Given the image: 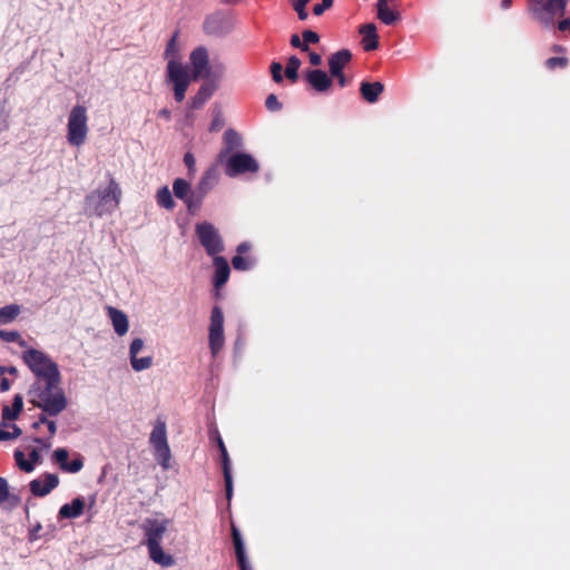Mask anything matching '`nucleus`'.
Returning <instances> with one entry per match:
<instances>
[{
    "label": "nucleus",
    "mask_w": 570,
    "mask_h": 570,
    "mask_svg": "<svg viewBox=\"0 0 570 570\" xmlns=\"http://www.w3.org/2000/svg\"><path fill=\"white\" fill-rule=\"evenodd\" d=\"M304 76H305L306 81L317 92H325L333 85V80H332L331 76H328L322 69L307 70L304 72Z\"/></svg>",
    "instance_id": "12"
},
{
    "label": "nucleus",
    "mask_w": 570,
    "mask_h": 570,
    "mask_svg": "<svg viewBox=\"0 0 570 570\" xmlns=\"http://www.w3.org/2000/svg\"><path fill=\"white\" fill-rule=\"evenodd\" d=\"M18 371L14 366H9V367H6V366H0V375L4 374V373H9V374H16Z\"/></svg>",
    "instance_id": "59"
},
{
    "label": "nucleus",
    "mask_w": 570,
    "mask_h": 570,
    "mask_svg": "<svg viewBox=\"0 0 570 570\" xmlns=\"http://www.w3.org/2000/svg\"><path fill=\"white\" fill-rule=\"evenodd\" d=\"M43 480L35 479L30 482V491L36 497H45L59 484V478L53 473H46Z\"/></svg>",
    "instance_id": "14"
},
{
    "label": "nucleus",
    "mask_w": 570,
    "mask_h": 570,
    "mask_svg": "<svg viewBox=\"0 0 570 570\" xmlns=\"http://www.w3.org/2000/svg\"><path fill=\"white\" fill-rule=\"evenodd\" d=\"M108 314L117 335L124 336L129 328L127 315L115 307H108Z\"/></svg>",
    "instance_id": "23"
},
{
    "label": "nucleus",
    "mask_w": 570,
    "mask_h": 570,
    "mask_svg": "<svg viewBox=\"0 0 570 570\" xmlns=\"http://www.w3.org/2000/svg\"><path fill=\"white\" fill-rule=\"evenodd\" d=\"M223 139H224L225 147L218 154L219 163H223V160L227 156H229L234 151H238L237 149H239L243 146V139H242L240 135L234 129H227L224 132Z\"/></svg>",
    "instance_id": "15"
},
{
    "label": "nucleus",
    "mask_w": 570,
    "mask_h": 570,
    "mask_svg": "<svg viewBox=\"0 0 570 570\" xmlns=\"http://www.w3.org/2000/svg\"><path fill=\"white\" fill-rule=\"evenodd\" d=\"M23 409V400L22 396L17 394L13 397L12 405H4L2 407V420L3 421H13L17 420Z\"/></svg>",
    "instance_id": "26"
},
{
    "label": "nucleus",
    "mask_w": 570,
    "mask_h": 570,
    "mask_svg": "<svg viewBox=\"0 0 570 570\" xmlns=\"http://www.w3.org/2000/svg\"><path fill=\"white\" fill-rule=\"evenodd\" d=\"M157 203L166 209H173L175 207V202L167 186H164L158 190Z\"/></svg>",
    "instance_id": "31"
},
{
    "label": "nucleus",
    "mask_w": 570,
    "mask_h": 570,
    "mask_svg": "<svg viewBox=\"0 0 570 570\" xmlns=\"http://www.w3.org/2000/svg\"><path fill=\"white\" fill-rule=\"evenodd\" d=\"M233 543L235 547V553L240 570H253L246 554L245 543L242 538L239 530L236 527H232Z\"/></svg>",
    "instance_id": "17"
},
{
    "label": "nucleus",
    "mask_w": 570,
    "mask_h": 570,
    "mask_svg": "<svg viewBox=\"0 0 570 570\" xmlns=\"http://www.w3.org/2000/svg\"><path fill=\"white\" fill-rule=\"evenodd\" d=\"M352 60V52L348 49H341L328 58L331 75H341L345 66Z\"/></svg>",
    "instance_id": "19"
},
{
    "label": "nucleus",
    "mask_w": 570,
    "mask_h": 570,
    "mask_svg": "<svg viewBox=\"0 0 570 570\" xmlns=\"http://www.w3.org/2000/svg\"><path fill=\"white\" fill-rule=\"evenodd\" d=\"M29 456H30V462H32L33 464L39 463L41 460L40 453L37 449H32Z\"/></svg>",
    "instance_id": "57"
},
{
    "label": "nucleus",
    "mask_w": 570,
    "mask_h": 570,
    "mask_svg": "<svg viewBox=\"0 0 570 570\" xmlns=\"http://www.w3.org/2000/svg\"><path fill=\"white\" fill-rule=\"evenodd\" d=\"M24 364L38 379L31 385V403L48 413L50 416H57L66 410L68 405L63 390L59 386L61 375L58 364L49 355L40 350L27 348L22 354Z\"/></svg>",
    "instance_id": "1"
},
{
    "label": "nucleus",
    "mask_w": 570,
    "mask_h": 570,
    "mask_svg": "<svg viewBox=\"0 0 570 570\" xmlns=\"http://www.w3.org/2000/svg\"><path fill=\"white\" fill-rule=\"evenodd\" d=\"M0 338L4 342L11 343L20 340V333L17 331H0Z\"/></svg>",
    "instance_id": "46"
},
{
    "label": "nucleus",
    "mask_w": 570,
    "mask_h": 570,
    "mask_svg": "<svg viewBox=\"0 0 570 570\" xmlns=\"http://www.w3.org/2000/svg\"><path fill=\"white\" fill-rule=\"evenodd\" d=\"M85 500L81 497L75 498L70 503L63 504L59 510L61 519H76L83 513Z\"/></svg>",
    "instance_id": "22"
},
{
    "label": "nucleus",
    "mask_w": 570,
    "mask_h": 570,
    "mask_svg": "<svg viewBox=\"0 0 570 570\" xmlns=\"http://www.w3.org/2000/svg\"><path fill=\"white\" fill-rule=\"evenodd\" d=\"M224 480H225V490H226V498L229 501L233 497V476L232 471H226L224 473Z\"/></svg>",
    "instance_id": "48"
},
{
    "label": "nucleus",
    "mask_w": 570,
    "mask_h": 570,
    "mask_svg": "<svg viewBox=\"0 0 570 570\" xmlns=\"http://www.w3.org/2000/svg\"><path fill=\"white\" fill-rule=\"evenodd\" d=\"M184 163L188 168V174L190 176H194V174L196 173V160L194 155L191 153H186L184 156Z\"/></svg>",
    "instance_id": "47"
},
{
    "label": "nucleus",
    "mask_w": 570,
    "mask_h": 570,
    "mask_svg": "<svg viewBox=\"0 0 570 570\" xmlns=\"http://www.w3.org/2000/svg\"><path fill=\"white\" fill-rule=\"evenodd\" d=\"M171 521L167 518H146L140 524L144 533L142 542L148 549L150 560L164 568L175 563V559L165 553L161 547V541Z\"/></svg>",
    "instance_id": "2"
},
{
    "label": "nucleus",
    "mask_w": 570,
    "mask_h": 570,
    "mask_svg": "<svg viewBox=\"0 0 570 570\" xmlns=\"http://www.w3.org/2000/svg\"><path fill=\"white\" fill-rule=\"evenodd\" d=\"M291 45L294 48L302 50L303 52L309 51V46H306V43H303V38L301 39L299 36L296 33L291 36Z\"/></svg>",
    "instance_id": "49"
},
{
    "label": "nucleus",
    "mask_w": 570,
    "mask_h": 570,
    "mask_svg": "<svg viewBox=\"0 0 570 570\" xmlns=\"http://www.w3.org/2000/svg\"><path fill=\"white\" fill-rule=\"evenodd\" d=\"M121 189L111 178L104 188L99 187L85 198V210L88 215L102 217L112 214L119 206Z\"/></svg>",
    "instance_id": "3"
},
{
    "label": "nucleus",
    "mask_w": 570,
    "mask_h": 570,
    "mask_svg": "<svg viewBox=\"0 0 570 570\" xmlns=\"http://www.w3.org/2000/svg\"><path fill=\"white\" fill-rule=\"evenodd\" d=\"M195 232L208 256L215 257L225 250L224 239L214 224L209 222L198 223L195 226Z\"/></svg>",
    "instance_id": "6"
},
{
    "label": "nucleus",
    "mask_w": 570,
    "mask_h": 570,
    "mask_svg": "<svg viewBox=\"0 0 570 570\" xmlns=\"http://www.w3.org/2000/svg\"><path fill=\"white\" fill-rule=\"evenodd\" d=\"M384 86L380 81L367 82L363 81L360 86V91L364 100L370 104L377 101L380 95L383 92Z\"/></svg>",
    "instance_id": "24"
},
{
    "label": "nucleus",
    "mask_w": 570,
    "mask_h": 570,
    "mask_svg": "<svg viewBox=\"0 0 570 570\" xmlns=\"http://www.w3.org/2000/svg\"><path fill=\"white\" fill-rule=\"evenodd\" d=\"M20 314V306L17 304L6 305L0 308V325L13 322Z\"/></svg>",
    "instance_id": "28"
},
{
    "label": "nucleus",
    "mask_w": 570,
    "mask_h": 570,
    "mask_svg": "<svg viewBox=\"0 0 570 570\" xmlns=\"http://www.w3.org/2000/svg\"><path fill=\"white\" fill-rule=\"evenodd\" d=\"M129 358H130L131 367L136 372H141L145 370H148L153 365V356H150V355L144 356V357L134 356V357H129Z\"/></svg>",
    "instance_id": "33"
},
{
    "label": "nucleus",
    "mask_w": 570,
    "mask_h": 570,
    "mask_svg": "<svg viewBox=\"0 0 570 570\" xmlns=\"http://www.w3.org/2000/svg\"><path fill=\"white\" fill-rule=\"evenodd\" d=\"M558 28L561 30V31H564L567 29H570V20L569 19H564V20H561L558 24Z\"/></svg>",
    "instance_id": "61"
},
{
    "label": "nucleus",
    "mask_w": 570,
    "mask_h": 570,
    "mask_svg": "<svg viewBox=\"0 0 570 570\" xmlns=\"http://www.w3.org/2000/svg\"><path fill=\"white\" fill-rule=\"evenodd\" d=\"M250 248H252L250 243L243 242V243L238 244V246L236 248L237 255L243 256V254L247 253Z\"/></svg>",
    "instance_id": "56"
},
{
    "label": "nucleus",
    "mask_w": 570,
    "mask_h": 570,
    "mask_svg": "<svg viewBox=\"0 0 570 570\" xmlns=\"http://www.w3.org/2000/svg\"><path fill=\"white\" fill-rule=\"evenodd\" d=\"M42 525L41 523L37 522L30 530H29V541L33 542L39 539V532L41 531Z\"/></svg>",
    "instance_id": "53"
},
{
    "label": "nucleus",
    "mask_w": 570,
    "mask_h": 570,
    "mask_svg": "<svg viewBox=\"0 0 570 570\" xmlns=\"http://www.w3.org/2000/svg\"><path fill=\"white\" fill-rule=\"evenodd\" d=\"M176 52H177L176 36H174L167 43L165 53H166V57H171V59H175Z\"/></svg>",
    "instance_id": "52"
},
{
    "label": "nucleus",
    "mask_w": 570,
    "mask_h": 570,
    "mask_svg": "<svg viewBox=\"0 0 570 570\" xmlns=\"http://www.w3.org/2000/svg\"><path fill=\"white\" fill-rule=\"evenodd\" d=\"M69 453L65 448H58L53 451V459L59 464L60 469L63 471L65 466L68 463Z\"/></svg>",
    "instance_id": "38"
},
{
    "label": "nucleus",
    "mask_w": 570,
    "mask_h": 570,
    "mask_svg": "<svg viewBox=\"0 0 570 570\" xmlns=\"http://www.w3.org/2000/svg\"><path fill=\"white\" fill-rule=\"evenodd\" d=\"M14 460H16V463L17 465L19 466L20 470L27 472V473H30L35 470V465L32 462L26 460L24 458V454L22 451L20 450H17L14 452Z\"/></svg>",
    "instance_id": "34"
},
{
    "label": "nucleus",
    "mask_w": 570,
    "mask_h": 570,
    "mask_svg": "<svg viewBox=\"0 0 570 570\" xmlns=\"http://www.w3.org/2000/svg\"><path fill=\"white\" fill-rule=\"evenodd\" d=\"M282 71H283V66L281 62H276L274 61L272 65H271V72H272V78L275 82L279 83L283 81V75H282Z\"/></svg>",
    "instance_id": "41"
},
{
    "label": "nucleus",
    "mask_w": 570,
    "mask_h": 570,
    "mask_svg": "<svg viewBox=\"0 0 570 570\" xmlns=\"http://www.w3.org/2000/svg\"><path fill=\"white\" fill-rule=\"evenodd\" d=\"M21 434H22L21 429L18 425L13 424L12 431L8 432V431L0 429V441L13 440V439L19 438Z\"/></svg>",
    "instance_id": "40"
},
{
    "label": "nucleus",
    "mask_w": 570,
    "mask_h": 570,
    "mask_svg": "<svg viewBox=\"0 0 570 570\" xmlns=\"http://www.w3.org/2000/svg\"><path fill=\"white\" fill-rule=\"evenodd\" d=\"M512 6V0H502L501 1V9L508 10Z\"/></svg>",
    "instance_id": "64"
},
{
    "label": "nucleus",
    "mask_w": 570,
    "mask_h": 570,
    "mask_svg": "<svg viewBox=\"0 0 570 570\" xmlns=\"http://www.w3.org/2000/svg\"><path fill=\"white\" fill-rule=\"evenodd\" d=\"M203 199H204V197L199 195V191H195L193 189V191L188 196L187 200H184V203L186 204L188 210L191 212L194 209L199 208V206L202 205Z\"/></svg>",
    "instance_id": "36"
},
{
    "label": "nucleus",
    "mask_w": 570,
    "mask_h": 570,
    "mask_svg": "<svg viewBox=\"0 0 570 570\" xmlns=\"http://www.w3.org/2000/svg\"><path fill=\"white\" fill-rule=\"evenodd\" d=\"M191 191L193 190L190 189V185L187 180L183 178H176L174 180L173 193L178 199L187 200Z\"/></svg>",
    "instance_id": "29"
},
{
    "label": "nucleus",
    "mask_w": 570,
    "mask_h": 570,
    "mask_svg": "<svg viewBox=\"0 0 570 570\" xmlns=\"http://www.w3.org/2000/svg\"><path fill=\"white\" fill-rule=\"evenodd\" d=\"M332 77H336L338 79V85L341 87H345L346 86V78L345 76L343 75V72H341V75H331Z\"/></svg>",
    "instance_id": "63"
},
{
    "label": "nucleus",
    "mask_w": 570,
    "mask_h": 570,
    "mask_svg": "<svg viewBox=\"0 0 570 570\" xmlns=\"http://www.w3.org/2000/svg\"><path fill=\"white\" fill-rule=\"evenodd\" d=\"M144 340L137 337L134 338L129 346V357L138 356V353L144 348Z\"/></svg>",
    "instance_id": "42"
},
{
    "label": "nucleus",
    "mask_w": 570,
    "mask_h": 570,
    "mask_svg": "<svg viewBox=\"0 0 570 570\" xmlns=\"http://www.w3.org/2000/svg\"><path fill=\"white\" fill-rule=\"evenodd\" d=\"M333 6V0H322L321 3H317L313 7V12L315 16H322L325 10L330 9Z\"/></svg>",
    "instance_id": "50"
},
{
    "label": "nucleus",
    "mask_w": 570,
    "mask_h": 570,
    "mask_svg": "<svg viewBox=\"0 0 570 570\" xmlns=\"http://www.w3.org/2000/svg\"><path fill=\"white\" fill-rule=\"evenodd\" d=\"M303 43L308 46L309 43H317L320 41V36L313 30H304L302 32Z\"/></svg>",
    "instance_id": "44"
},
{
    "label": "nucleus",
    "mask_w": 570,
    "mask_h": 570,
    "mask_svg": "<svg viewBox=\"0 0 570 570\" xmlns=\"http://www.w3.org/2000/svg\"><path fill=\"white\" fill-rule=\"evenodd\" d=\"M88 135L87 110L81 105H76L70 110L67 124V141L71 146L80 147Z\"/></svg>",
    "instance_id": "5"
},
{
    "label": "nucleus",
    "mask_w": 570,
    "mask_h": 570,
    "mask_svg": "<svg viewBox=\"0 0 570 570\" xmlns=\"http://www.w3.org/2000/svg\"><path fill=\"white\" fill-rule=\"evenodd\" d=\"M9 389H10V382H9V380H8V379L3 377V379L1 380V382H0V390H1L2 392H6V391H8Z\"/></svg>",
    "instance_id": "62"
},
{
    "label": "nucleus",
    "mask_w": 570,
    "mask_h": 570,
    "mask_svg": "<svg viewBox=\"0 0 570 570\" xmlns=\"http://www.w3.org/2000/svg\"><path fill=\"white\" fill-rule=\"evenodd\" d=\"M217 443H218V448H219V451L222 454L223 473H226V471H230V459H229L227 449H226L220 436H217Z\"/></svg>",
    "instance_id": "35"
},
{
    "label": "nucleus",
    "mask_w": 570,
    "mask_h": 570,
    "mask_svg": "<svg viewBox=\"0 0 570 570\" xmlns=\"http://www.w3.org/2000/svg\"><path fill=\"white\" fill-rule=\"evenodd\" d=\"M567 59L563 57H551L546 61V66L550 69H554L557 67L563 68L567 66Z\"/></svg>",
    "instance_id": "45"
},
{
    "label": "nucleus",
    "mask_w": 570,
    "mask_h": 570,
    "mask_svg": "<svg viewBox=\"0 0 570 570\" xmlns=\"http://www.w3.org/2000/svg\"><path fill=\"white\" fill-rule=\"evenodd\" d=\"M209 348L212 355L215 357L224 346V314L219 306H214L210 315L209 325Z\"/></svg>",
    "instance_id": "10"
},
{
    "label": "nucleus",
    "mask_w": 570,
    "mask_h": 570,
    "mask_svg": "<svg viewBox=\"0 0 570 570\" xmlns=\"http://www.w3.org/2000/svg\"><path fill=\"white\" fill-rule=\"evenodd\" d=\"M166 77L167 81L173 85L176 101H183L190 83V75L187 67L175 59H170L167 63Z\"/></svg>",
    "instance_id": "9"
},
{
    "label": "nucleus",
    "mask_w": 570,
    "mask_h": 570,
    "mask_svg": "<svg viewBox=\"0 0 570 570\" xmlns=\"http://www.w3.org/2000/svg\"><path fill=\"white\" fill-rule=\"evenodd\" d=\"M9 498V485L6 479L0 478V504Z\"/></svg>",
    "instance_id": "51"
},
{
    "label": "nucleus",
    "mask_w": 570,
    "mask_h": 570,
    "mask_svg": "<svg viewBox=\"0 0 570 570\" xmlns=\"http://www.w3.org/2000/svg\"><path fill=\"white\" fill-rule=\"evenodd\" d=\"M232 265L236 271L245 272L255 267L256 259L252 256L244 257L240 255H235L232 258Z\"/></svg>",
    "instance_id": "30"
},
{
    "label": "nucleus",
    "mask_w": 570,
    "mask_h": 570,
    "mask_svg": "<svg viewBox=\"0 0 570 570\" xmlns=\"http://www.w3.org/2000/svg\"><path fill=\"white\" fill-rule=\"evenodd\" d=\"M568 0H532L530 11L544 27L554 24V17L563 16Z\"/></svg>",
    "instance_id": "7"
},
{
    "label": "nucleus",
    "mask_w": 570,
    "mask_h": 570,
    "mask_svg": "<svg viewBox=\"0 0 570 570\" xmlns=\"http://www.w3.org/2000/svg\"><path fill=\"white\" fill-rule=\"evenodd\" d=\"M83 466V459L81 455H77L71 462H68L65 466V472L69 473H77L79 472Z\"/></svg>",
    "instance_id": "39"
},
{
    "label": "nucleus",
    "mask_w": 570,
    "mask_h": 570,
    "mask_svg": "<svg viewBox=\"0 0 570 570\" xmlns=\"http://www.w3.org/2000/svg\"><path fill=\"white\" fill-rule=\"evenodd\" d=\"M390 4L394 7L396 0H377L376 2L377 18L386 26L394 24L401 18L400 13L394 11Z\"/></svg>",
    "instance_id": "16"
},
{
    "label": "nucleus",
    "mask_w": 570,
    "mask_h": 570,
    "mask_svg": "<svg viewBox=\"0 0 570 570\" xmlns=\"http://www.w3.org/2000/svg\"><path fill=\"white\" fill-rule=\"evenodd\" d=\"M48 426V431L50 432V435H55L57 432V425L55 421L48 420L46 423Z\"/></svg>",
    "instance_id": "60"
},
{
    "label": "nucleus",
    "mask_w": 570,
    "mask_h": 570,
    "mask_svg": "<svg viewBox=\"0 0 570 570\" xmlns=\"http://www.w3.org/2000/svg\"><path fill=\"white\" fill-rule=\"evenodd\" d=\"M47 413L43 411L42 414H40L39 420L33 423V428L38 429L40 424H46L48 422V417L46 415Z\"/></svg>",
    "instance_id": "58"
},
{
    "label": "nucleus",
    "mask_w": 570,
    "mask_h": 570,
    "mask_svg": "<svg viewBox=\"0 0 570 570\" xmlns=\"http://www.w3.org/2000/svg\"><path fill=\"white\" fill-rule=\"evenodd\" d=\"M149 443L154 450V456L164 469L170 468L171 452L167 440V425L163 419H157L149 436Z\"/></svg>",
    "instance_id": "4"
},
{
    "label": "nucleus",
    "mask_w": 570,
    "mask_h": 570,
    "mask_svg": "<svg viewBox=\"0 0 570 570\" xmlns=\"http://www.w3.org/2000/svg\"><path fill=\"white\" fill-rule=\"evenodd\" d=\"M204 31L210 36H225L233 30V23L224 11H215L206 17Z\"/></svg>",
    "instance_id": "11"
},
{
    "label": "nucleus",
    "mask_w": 570,
    "mask_h": 570,
    "mask_svg": "<svg viewBox=\"0 0 570 570\" xmlns=\"http://www.w3.org/2000/svg\"><path fill=\"white\" fill-rule=\"evenodd\" d=\"M293 8L296 11L298 19L301 21H305L308 18V12L306 11L307 0H292Z\"/></svg>",
    "instance_id": "37"
},
{
    "label": "nucleus",
    "mask_w": 570,
    "mask_h": 570,
    "mask_svg": "<svg viewBox=\"0 0 570 570\" xmlns=\"http://www.w3.org/2000/svg\"><path fill=\"white\" fill-rule=\"evenodd\" d=\"M308 59L313 66H320V65H322V61H323L321 55H318L314 51H308Z\"/></svg>",
    "instance_id": "54"
},
{
    "label": "nucleus",
    "mask_w": 570,
    "mask_h": 570,
    "mask_svg": "<svg viewBox=\"0 0 570 570\" xmlns=\"http://www.w3.org/2000/svg\"><path fill=\"white\" fill-rule=\"evenodd\" d=\"M222 164H224L225 174L230 178L259 170L258 161L250 154L243 151H234Z\"/></svg>",
    "instance_id": "8"
},
{
    "label": "nucleus",
    "mask_w": 570,
    "mask_h": 570,
    "mask_svg": "<svg viewBox=\"0 0 570 570\" xmlns=\"http://www.w3.org/2000/svg\"><path fill=\"white\" fill-rule=\"evenodd\" d=\"M222 127H223V120H222V118L217 115V116L213 119V121H212V124H210V127H209V130H210V131H217V130H219Z\"/></svg>",
    "instance_id": "55"
},
{
    "label": "nucleus",
    "mask_w": 570,
    "mask_h": 570,
    "mask_svg": "<svg viewBox=\"0 0 570 570\" xmlns=\"http://www.w3.org/2000/svg\"><path fill=\"white\" fill-rule=\"evenodd\" d=\"M218 178L219 175L217 169L215 167H210L203 174L194 190L199 191V195L205 198V196L216 186Z\"/></svg>",
    "instance_id": "20"
},
{
    "label": "nucleus",
    "mask_w": 570,
    "mask_h": 570,
    "mask_svg": "<svg viewBox=\"0 0 570 570\" xmlns=\"http://www.w3.org/2000/svg\"><path fill=\"white\" fill-rule=\"evenodd\" d=\"M362 45L365 51H372L379 47V35L374 23H365L360 27Z\"/></svg>",
    "instance_id": "21"
},
{
    "label": "nucleus",
    "mask_w": 570,
    "mask_h": 570,
    "mask_svg": "<svg viewBox=\"0 0 570 570\" xmlns=\"http://www.w3.org/2000/svg\"><path fill=\"white\" fill-rule=\"evenodd\" d=\"M265 105L266 108L271 111H278L282 108V104L278 101L277 97L274 94L267 96Z\"/></svg>",
    "instance_id": "43"
},
{
    "label": "nucleus",
    "mask_w": 570,
    "mask_h": 570,
    "mask_svg": "<svg viewBox=\"0 0 570 570\" xmlns=\"http://www.w3.org/2000/svg\"><path fill=\"white\" fill-rule=\"evenodd\" d=\"M213 265L215 267V274H214V286L216 288L222 287L225 285L229 278L230 268L228 265V262L223 256H215L213 257Z\"/></svg>",
    "instance_id": "18"
},
{
    "label": "nucleus",
    "mask_w": 570,
    "mask_h": 570,
    "mask_svg": "<svg viewBox=\"0 0 570 570\" xmlns=\"http://www.w3.org/2000/svg\"><path fill=\"white\" fill-rule=\"evenodd\" d=\"M301 60L296 56H291L288 58L285 75L293 82H295L298 79V69L301 67Z\"/></svg>",
    "instance_id": "32"
},
{
    "label": "nucleus",
    "mask_w": 570,
    "mask_h": 570,
    "mask_svg": "<svg viewBox=\"0 0 570 570\" xmlns=\"http://www.w3.org/2000/svg\"><path fill=\"white\" fill-rule=\"evenodd\" d=\"M217 85L213 82L204 83L195 97L191 99V107L195 109L200 108L216 91Z\"/></svg>",
    "instance_id": "25"
},
{
    "label": "nucleus",
    "mask_w": 570,
    "mask_h": 570,
    "mask_svg": "<svg viewBox=\"0 0 570 570\" xmlns=\"http://www.w3.org/2000/svg\"><path fill=\"white\" fill-rule=\"evenodd\" d=\"M226 73V66L224 62L219 60H215L209 65L205 72V77L209 78L210 80L208 82L218 83L222 81Z\"/></svg>",
    "instance_id": "27"
},
{
    "label": "nucleus",
    "mask_w": 570,
    "mask_h": 570,
    "mask_svg": "<svg viewBox=\"0 0 570 570\" xmlns=\"http://www.w3.org/2000/svg\"><path fill=\"white\" fill-rule=\"evenodd\" d=\"M190 63L193 66V76L195 79L204 78L209 67L208 51L205 47H198L190 53Z\"/></svg>",
    "instance_id": "13"
}]
</instances>
